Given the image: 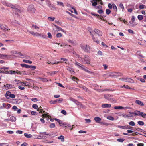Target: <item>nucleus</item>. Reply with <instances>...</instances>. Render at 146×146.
I'll return each instance as SVG.
<instances>
[{
  "instance_id": "393cba45",
  "label": "nucleus",
  "mask_w": 146,
  "mask_h": 146,
  "mask_svg": "<svg viewBox=\"0 0 146 146\" xmlns=\"http://www.w3.org/2000/svg\"><path fill=\"white\" fill-rule=\"evenodd\" d=\"M120 87L121 88H125L126 89H131V88L130 87H129V86H128L127 85H124L123 86H121Z\"/></svg>"
},
{
  "instance_id": "1a4fd4ad",
  "label": "nucleus",
  "mask_w": 146,
  "mask_h": 146,
  "mask_svg": "<svg viewBox=\"0 0 146 146\" xmlns=\"http://www.w3.org/2000/svg\"><path fill=\"white\" fill-rule=\"evenodd\" d=\"M101 107L103 108H109L111 107V104H105L102 105Z\"/></svg>"
},
{
  "instance_id": "69168bd1",
  "label": "nucleus",
  "mask_w": 146,
  "mask_h": 146,
  "mask_svg": "<svg viewBox=\"0 0 146 146\" xmlns=\"http://www.w3.org/2000/svg\"><path fill=\"white\" fill-rule=\"evenodd\" d=\"M85 120L86 121V123H90L91 121V120L89 119H86Z\"/></svg>"
},
{
  "instance_id": "09e8293b",
  "label": "nucleus",
  "mask_w": 146,
  "mask_h": 146,
  "mask_svg": "<svg viewBox=\"0 0 146 146\" xmlns=\"http://www.w3.org/2000/svg\"><path fill=\"white\" fill-rule=\"evenodd\" d=\"M138 19L139 20H141L143 19V16L142 15H139L137 17Z\"/></svg>"
},
{
  "instance_id": "f8f14e48",
  "label": "nucleus",
  "mask_w": 146,
  "mask_h": 146,
  "mask_svg": "<svg viewBox=\"0 0 146 146\" xmlns=\"http://www.w3.org/2000/svg\"><path fill=\"white\" fill-rule=\"evenodd\" d=\"M92 38L93 42L96 43L97 44H99V41L98 40L97 38H96L94 37V35L92 36Z\"/></svg>"
},
{
  "instance_id": "c03bdc74",
  "label": "nucleus",
  "mask_w": 146,
  "mask_h": 146,
  "mask_svg": "<svg viewBox=\"0 0 146 146\" xmlns=\"http://www.w3.org/2000/svg\"><path fill=\"white\" fill-rule=\"evenodd\" d=\"M48 6L50 8H53L54 7V5L53 4H51L50 2L48 3Z\"/></svg>"
},
{
  "instance_id": "2f4dec72",
  "label": "nucleus",
  "mask_w": 146,
  "mask_h": 146,
  "mask_svg": "<svg viewBox=\"0 0 146 146\" xmlns=\"http://www.w3.org/2000/svg\"><path fill=\"white\" fill-rule=\"evenodd\" d=\"M32 27L35 29H38L40 28L39 27L35 24H33Z\"/></svg>"
},
{
  "instance_id": "4c0bfd02",
  "label": "nucleus",
  "mask_w": 146,
  "mask_h": 146,
  "mask_svg": "<svg viewBox=\"0 0 146 146\" xmlns=\"http://www.w3.org/2000/svg\"><path fill=\"white\" fill-rule=\"evenodd\" d=\"M57 5H60L62 6V7H64V3H63L59 1L57 2Z\"/></svg>"
},
{
  "instance_id": "bb28decb",
  "label": "nucleus",
  "mask_w": 146,
  "mask_h": 146,
  "mask_svg": "<svg viewBox=\"0 0 146 146\" xmlns=\"http://www.w3.org/2000/svg\"><path fill=\"white\" fill-rule=\"evenodd\" d=\"M75 64L76 65L78 66V68H80L81 69V67H83V66H82V65H81L80 64L78 63L77 62H76L75 63Z\"/></svg>"
},
{
  "instance_id": "5fc2aeb1",
  "label": "nucleus",
  "mask_w": 146,
  "mask_h": 146,
  "mask_svg": "<svg viewBox=\"0 0 146 146\" xmlns=\"http://www.w3.org/2000/svg\"><path fill=\"white\" fill-rule=\"evenodd\" d=\"M57 100V102H58V103H61L62 101L63 100V99L62 98H59L57 99L56 100Z\"/></svg>"
},
{
  "instance_id": "e2e57ef3",
  "label": "nucleus",
  "mask_w": 146,
  "mask_h": 146,
  "mask_svg": "<svg viewBox=\"0 0 146 146\" xmlns=\"http://www.w3.org/2000/svg\"><path fill=\"white\" fill-rule=\"evenodd\" d=\"M10 96H9V98H14L15 97V95L13 94H10Z\"/></svg>"
},
{
  "instance_id": "39448f33",
  "label": "nucleus",
  "mask_w": 146,
  "mask_h": 146,
  "mask_svg": "<svg viewBox=\"0 0 146 146\" xmlns=\"http://www.w3.org/2000/svg\"><path fill=\"white\" fill-rule=\"evenodd\" d=\"M94 31L100 37L102 35L103 33L102 31L98 29H95L94 30Z\"/></svg>"
},
{
  "instance_id": "58836bf2",
  "label": "nucleus",
  "mask_w": 146,
  "mask_h": 146,
  "mask_svg": "<svg viewBox=\"0 0 146 146\" xmlns=\"http://www.w3.org/2000/svg\"><path fill=\"white\" fill-rule=\"evenodd\" d=\"M107 119L109 120L112 121H113L114 119V118L113 117L111 116H108L107 117Z\"/></svg>"
},
{
  "instance_id": "5701e85b",
  "label": "nucleus",
  "mask_w": 146,
  "mask_h": 146,
  "mask_svg": "<svg viewBox=\"0 0 146 146\" xmlns=\"http://www.w3.org/2000/svg\"><path fill=\"white\" fill-rule=\"evenodd\" d=\"M81 88L82 89L84 90L85 91H86L88 93H90V90H89L87 88H86L85 86H82V87H81Z\"/></svg>"
},
{
  "instance_id": "4be33fe9",
  "label": "nucleus",
  "mask_w": 146,
  "mask_h": 146,
  "mask_svg": "<svg viewBox=\"0 0 146 146\" xmlns=\"http://www.w3.org/2000/svg\"><path fill=\"white\" fill-rule=\"evenodd\" d=\"M16 117L13 116L11 117L10 118V120L12 122H15L16 121Z\"/></svg>"
},
{
  "instance_id": "2eb2a0df",
  "label": "nucleus",
  "mask_w": 146,
  "mask_h": 146,
  "mask_svg": "<svg viewBox=\"0 0 146 146\" xmlns=\"http://www.w3.org/2000/svg\"><path fill=\"white\" fill-rule=\"evenodd\" d=\"M19 73H20V71L18 70L15 71H10V74H19Z\"/></svg>"
},
{
  "instance_id": "72a5a7b5",
  "label": "nucleus",
  "mask_w": 146,
  "mask_h": 146,
  "mask_svg": "<svg viewBox=\"0 0 146 146\" xmlns=\"http://www.w3.org/2000/svg\"><path fill=\"white\" fill-rule=\"evenodd\" d=\"M27 72L26 71H23V72H21L20 71V73H19V74L21 75H27Z\"/></svg>"
},
{
  "instance_id": "6e6552de",
  "label": "nucleus",
  "mask_w": 146,
  "mask_h": 146,
  "mask_svg": "<svg viewBox=\"0 0 146 146\" xmlns=\"http://www.w3.org/2000/svg\"><path fill=\"white\" fill-rule=\"evenodd\" d=\"M122 74L119 72L115 73H111L110 76H111L113 77H117L119 76L122 75Z\"/></svg>"
},
{
  "instance_id": "cd10ccee",
  "label": "nucleus",
  "mask_w": 146,
  "mask_h": 146,
  "mask_svg": "<svg viewBox=\"0 0 146 146\" xmlns=\"http://www.w3.org/2000/svg\"><path fill=\"white\" fill-rule=\"evenodd\" d=\"M58 139H59L61 140L62 142H64V137L62 135H61L58 137Z\"/></svg>"
},
{
  "instance_id": "0e129e2a",
  "label": "nucleus",
  "mask_w": 146,
  "mask_h": 146,
  "mask_svg": "<svg viewBox=\"0 0 146 146\" xmlns=\"http://www.w3.org/2000/svg\"><path fill=\"white\" fill-rule=\"evenodd\" d=\"M31 115H36V112L35 111H32L31 112Z\"/></svg>"
},
{
  "instance_id": "de8ad7c7",
  "label": "nucleus",
  "mask_w": 146,
  "mask_h": 146,
  "mask_svg": "<svg viewBox=\"0 0 146 146\" xmlns=\"http://www.w3.org/2000/svg\"><path fill=\"white\" fill-rule=\"evenodd\" d=\"M111 13V11L109 9H107L106 10V13L107 15H109Z\"/></svg>"
},
{
  "instance_id": "8fccbe9b",
  "label": "nucleus",
  "mask_w": 146,
  "mask_h": 146,
  "mask_svg": "<svg viewBox=\"0 0 146 146\" xmlns=\"http://www.w3.org/2000/svg\"><path fill=\"white\" fill-rule=\"evenodd\" d=\"M138 123L140 125H143L144 124V123L141 121H139L138 122Z\"/></svg>"
},
{
  "instance_id": "f704fd0d",
  "label": "nucleus",
  "mask_w": 146,
  "mask_h": 146,
  "mask_svg": "<svg viewBox=\"0 0 146 146\" xmlns=\"http://www.w3.org/2000/svg\"><path fill=\"white\" fill-rule=\"evenodd\" d=\"M66 12L68 13L72 17H74L75 18H77V17L74 16L73 14H72L70 13V12H69L68 11H66Z\"/></svg>"
},
{
  "instance_id": "b1692460",
  "label": "nucleus",
  "mask_w": 146,
  "mask_h": 146,
  "mask_svg": "<svg viewBox=\"0 0 146 146\" xmlns=\"http://www.w3.org/2000/svg\"><path fill=\"white\" fill-rule=\"evenodd\" d=\"M117 127L123 129H130V128L129 127H127L125 126L118 125Z\"/></svg>"
},
{
  "instance_id": "4d7b16f0",
  "label": "nucleus",
  "mask_w": 146,
  "mask_h": 146,
  "mask_svg": "<svg viewBox=\"0 0 146 146\" xmlns=\"http://www.w3.org/2000/svg\"><path fill=\"white\" fill-rule=\"evenodd\" d=\"M62 35L61 33H58L56 34V36L57 38L60 37L62 36Z\"/></svg>"
},
{
  "instance_id": "a19ab883",
  "label": "nucleus",
  "mask_w": 146,
  "mask_h": 146,
  "mask_svg": "<svg viewBox=\"0 0 146 146\" xmlns=\"http://www.w3.org/2000/svg\"><path fill=\"white\" fill-rule=\"evenodd\" d=\"M48 19L51 21H53L55 19V18L52 17H49L48 18Z\"/></svg>"
},
{
  "instance_id": "3c124183",
  "label": "nucleus",
  "mask_w": 146,
  "mask_h": 146,
  "mask_svg": "<svg viewBox=\"0 0 146 146\" xmlns=\"http://www.w3.org/2000/svg\"><path fill=\"white\" fill-rule=\"evenodd\" d=\"M55 126V125L54 123H51L49 126L51 128H54Z\"/></svg>"
},
{
  "instance_id": "412c9836",
  "label": "nucleus",
  "mask_w": 146,
  "mask_h": 146,
  "mask_svg": "<svg viewBox=\"0 0 146 146\" xmlns=\"http://www.w3.org/2000/svg\"><path fill=\"white\" fill-rule=\"evenodd\" d=\"M15 14H17L18 15H20L21 13L20 10L17 8H15Z\"/></svg>"
},
{
  "instance_id": "a18cd8bd",
  "label": "nucleus",
  "mask_w": 146,
  "mask_h": 146,
  "mask_svg": "<svg viewBox=\"0 0 146 146\" xmlns=\"http://www.w3.org/2000/svg\"><path fill=\"white\" fill-rule=\"evenodd\" d=\"M74 103L76 104V105H80L81 106H82V105L81 104L80 102L78 101L77 100H76L75 102H74Z\"/></svg>"
},
{
  "instance_id": "338daca9",
  "label": "nucleus",
  "mask_w": 146,
  "mask_h": 146,
  "mask_svg": "<svg viewBox=\"0 0 146 146\" xmlns=\"http://www.w3.org/2000/svg\"><path fill=\"white\" fill-rule=\"evenodd\" d=\"M12 109L15 111H16L18 109L17 107L15 106H14L12 107Z\"/></svg>"
},
{
  "instance_id": "13d9d810",
  "label": "nucleus",
  "mask_w": 146,
  "mask_h": 146,
  "mask_svg": "<svg viewBox=\"0 0 146 146\" xmlns=\"http://www.w3.org/2000/svg\"><path fill=\"white\" fill-rule=\"evenodd\" d=\"M145 6V5H144L142 4L140 5L139 6V8L140 9H143L144 8V7Z\"/></svg>"
},
{
  "instance_id": "6ab92c4d",
  "label": "nucleus",
  "mask_w": 146,
  "mask_h": 146,
  "mask_svg": "<svg viewBox=\"0 0 146 146\" xmlns=\"http://www.w3.org/2000/svg\"><path fill=\"white\" fill-rule=\"evenodd\" d=\"M141 112L139 111L136 110L134 112V116H140V115Z\"/></svg>"
},
{
  "instance_id": "bf43d9fd",
  "label": "nucleus",
  "mask_w": 146,
  "mask_h": 146,
  "mask_svg": "<svg viewBox=\"0 0 146 146\" xmlns=\"http://www.w3.org/2000/svg\"><path fill=\"white\" fill-rule=\"evenodd\" d=\"M36 67L35 66H34L32 65H30V68H31L33 70H34L36 69Z\"/></svg>"
},
{
  "instance_id": "49530a36",
  "label": "nucleus",
  "mask_w": 146,
  "mask_h": 146,
  "mask_svg": "<svg viewBox=\"0 0 146 146\" xmlns=\"http://www.w3.org/2000/svg\"><path fill=\"white\" fill-rule=\"evenodd\" d=\"M24 82H21V81L19 82H18L16 83V84L18 85L22 86H23L24 85Z\"/></svg>"
},
{
  "instance_id": "20e7f679",
  "label": "nucleus",
  "mask_w": 146,
  "mask_h": 146,
  "mask_svg": "<svg viewBox=\"0 0 146 146\" xmlns=\"http://www.w3.org/2000/svg\"><path fill=\"white\" fill-rule=\"evenodd\" d=\"M80 46L81 49L84 52L89 53L90 52V48L88 45L81 44L80 45Z\"/></svg>"
},
{
  "instance_id": "f03ea898",
  "label": "nucleus",
  "mask_w": 146,
  "mask_h": 146,
  "mask_svg": "<svg viewBox=\"0 0 146 146\" xmlns=\"http://www.w3.org/2000/svg\"><path fill=\"white\" fill-rule=\"evenodd\" d=\"M27 11L29 13L33 14L35 13L36 9L33 5L31 4L28 7Z\"/></svg>"
},
{
  "instance_id": "680f3d73",
  "label": "nucleus",
  "mask_w": 146,
  "mask_h": 146,
  "mask_svg": "<svg viewBox=\"0 0 146 146\" xmlns=\"http://www.w3.org/2000/svg\"><path fill=\"white\" fill-rule=\"evenodd\" d=\"M61 113L64 114V115H66V111L64 110H62L61 111Z\"/></svg>"
},
{
  "instance_id": "aec40b11",
  "label": "nucleus",
  "mask_w": 146,
  "mask_h": 146,
  "mask_svg": "<svg viewBox=\"0 0 146 146\" xmlns=\"http://www.w3.org/2000/svg\"><path fill=\"white\" fill-rule=\"evenodd\" d=\"M90 2L91 3H92V5L93 6H95L97 5V0H92V1H91Z\"/></svg>"
},
{
  "instance_id": "a878e982",
  "label": "nucleus",
  "mask_w": 146,
  "mask_h": 146,
  "mask_svg": "<svg viewBox=\"0 0 146 146\" xmlns=\"http://www.w3.org/2000/svg\"><path fill=\"white\" fill-rule=\"evenodd\" d=\"M11 94V93L10 92H9V91L7 92H6V94H5V97H6V98L7 99L9 98V96H10V94Z\"/></svg>"
},
{
  "instance_id": "4468645a",
  "label": "nucleus",
  "mask_w": 146,
  "mask_h": 146,
  "mask_svg": "<svg viewBox=\"0 0 146 146\" xmlns=\"http://www.w3.org/2000/svg\"><path fill=\"white\" fill-rule=\"evenodd\" d=\"M126 82L131 83H134V81L133 79L128 78H126Z\"/></svg>"
},
{
  "instance_id": "7ed1b4c3",
  "label": "nucleus",
  "mask_w": 146,
  "mask_h": 146,
  "mask_svg": "<svg viewBox=\"0 0 146 146\" xmlns=\"http://www.w3.org/2000/svg\"><path fill=\"white\" fill-rule=\"evenodd\" d=\"M28 32L33 36H35L37 37L39 36L44 39L46 38V36L44 35L41 34L36 32H34L33 31H28Z\"/></svg>"
},
{
  "instance_id": "052dcab7",
  "label": "nucleus",
  "mask_w": 146,
  "mask_h": 146,
  "mask_svg": "<svg viewBox=\"0 0 146 146\" xmlns=\"http://www.w3.org/2000/svg\"><path fill=\"white\" fill-rule=\"evenodd\" d=\"M91 14L97 17H99L100 16L99 15H98V14H96L94 13H91Z\"/></svg>"
},
{
  "instance_id": "37998d69",
  "label": "nucleus",
  "mask_w": 146,
  "mask_h": 146,
  "mask_svg": "<svg viewBox=\"0 0 146 146\" xmlns=\"http://www.w3.org/2000/svg\"><path fill=\"white\" fill-rule=\"evenodd\" d=\"M58 71H56L51 72H50V74L51 76H53Z\"/></svg>"
},
{
  "instance_id": "603ef678",
  "label": "nucleus",
  "mask_w": 146,
  "mask_h": 146,
  "mask_svg": "<svg viewBox=\"0 0 146 146\" xmlns=\"http://www.w3.org/2000/svg\"><path fill=\"white\" fill-rule=\"evenodd\" d=\"M129 124L132 126H134L135 125V123L133 121H130L129 123Z\"/></svg>"
},
{
  "instance_id": "0eeeda50",
  "label": "nucleus",
  "mask_w": 146,
  "mask_h": 146,
  "mask_svg": "<svg viewBox=\"0 0 146 146\" xmlns=\"http://www.w3.org/2000/svg\"><path fill=\"white\" fill-rule=\"evenodd\" d=\"M129 107H123L121 106H115L114 107V109L115 110H126L128 109Z\"/></svg>"
},
{
  "instance_id": "ea45409f",
  "label": "nucleus",
  "mask_w": 146,
  "mask_h": 146,
  "mask_svg": "<svg viewBox=\"0 0 146 146\" xmlns=\"http://www.w3.org/2000/svg\"><path fill=\"white\" fill-rule=\"evenodd\" d=\"M125 140V139L123 138L118 139L117 140V141L119 142L122 143Z\"/></svg>"
},
{
  "instance_id": "c9c22d12",
  "label": "nucleus",
  "mask_w": 146,
  "mask_h": 146,
  "mask_svg": "<svg viewBox=\"0 0 146 146\" xmlns=\"http://www.w3.org/2000/svg\"><path fill=\"white\" fill-rule=\"evenodd\" d=\"M42 107L41 106H40V107H39L37 108V110L38 111H41L39 112L40 113H42V111H43L44 113L45 112V111H43V110L42 109Z\"/></svg>"
},
{
  "instance_id": "c756f323",
  "label": "nucleus",
  "mask_w": 146,
  "mask_h": 146,
  "mask_svg": "<svg viewBox=\"0 0 146 146\" xmlns=\"http://www.w3.org/2000/svg\"><path fill=\"white\" fill-rule=\"evenodd\" d=\"M12 24L14 25L17 26V25H19L18 22L17 21L15 20L12 22Z\"/></svg>"
},
{
  "instance_id": "f3484780",
  "label": "nucleus",
  "mask_w": 146,
  "mask_h": 146,
  "mask_svg": "<svg viewBox=\"0 0 146 146\" xmlns=\"http://www.w3.org/2000/svg\"><path fill=\"white\" fill-rule=\"evenodd\" d=\"M82 66H83V67H81V69L82 70H84V71L88 73H89L90 74H91L92 73H93L92 72L88 70H87V69H86L85 68H84V66L83 65H82Z\"/></svg>"
},
{
  "instance_id": "f257e3e1",
  "label": "nucleus",
  "mask_w": 146,
  "mask_h": 146,
  "mask_svg": "<svg viewBox=\"0 0 146 146\" xmlns=\"http://www.w3.org/2000/svg\"><path fill=\"white\" fill-rule=\"evenodd\" d=\"M81 59H79L80 60H82V62L85 64H87L91 65L90 64L91 59L90 57L87 55H84L83 58H80Z\"/></svg>"
},
{
  "instance_id": "774afa93",
  "label": "nucleus",
  "mask_w": 146,
  "mask_h": 146,
  "mask_svg": "<svg viewBox=\"0 0 146 146\" xmlns=\"http://www.w3.org/2000/svg\"><path fill=\"white\" fill-rule=\"evenodd\" d=\"M129 117H133L134 116V112H131V113H130L129 114Z\"/></svg>"
},
{
  "instance_id": "a211bd4d",
  "label": "nucleus",
  "mask_w": 146,
  "mask_h": 146,
  "mask_svg": "<svg viewBox=\"0 0 146 146\" xmlns=\"http://www.w3.org/2000/svg\"><path fill=\"white\" fill-rule=\"evenodd\" d=\"M8 57V56L7 55L0 54V58L1 59H4Z\"/></svg>"
},
{
  "instance_id": "7c9ffc66",
  "label": "nucleus",
  "mask_w": 146,
  "mask_h": 146,
  "mask_svg": "<svg viewBox=\"0 0 146 146\" xmlns=\"http://www.w3.org/2000/svg\"><path fill=\"white\" fill-rule=\"evenodd\" d=\"M39 78L43 82H46L48 81V80L46 78H43L39 77Z\"/></svg>"
},
{
  "instance_id": "473e14b6",
  "label": "nucleus",
  "mask_w": 146,
  "mask_h": 146,
  "mask_svg": "<svg viewBox=\"0 0 146 146\" xmlns=\"http://www.w3.org/2000/svg\"><path fill=\"white\" fill-rule=\"evenodd\" d=\"M23 62L25 63L29 64H31L32 63V62L31 61L25 59L23 60Z\"/></svg>"
},
{
  "instance_id": "423d86ee",
  "label": "nucleus",
  "mask_w": 146,
  "mask_h": 146,
  "mask_svg": "<svg viewBox=\"0 0 146 146\" xmlns=\"http://www.w3.org/2000/svg\"><path fill=\"white\" fill-rule=\"evenodd\" d=\"M1 29L4 32H6L10 30L7 26L5 25H3V24L1 28Z\"/></svg>"
},
{
  "instance_id": "e433bc0d",
  "label": "nucleus",
  "mask_w": 146,
  "mask_h": 146,
  "mask_svg": "<svg viewBox=\"0 0 146 146\" xmlns=\"http://www.w3.org/2000/svg\"><path fill=\"white\" fill-rule=\"evenodd\" d=\"M140 114V116L142 117H146V114L143 112H141Z\"/></svg>"
},
{
  "instance_id": "ddd939ff",
  "label": "nucleus",
  "mask_w": 146,
  "mask_h": 146,
  "mask_svg": "<svg viewBox=\"0 0 146 146\" xmlns=\"http://www.w3.org/2000/svg\"><path fill=\"white\" fill-rule=\"evenodd\" d=\"M104 98L108 100H109L110 98L111 97H113V95H110V94H107V95H104Z\"/></svg>"
},
{
  "instance_id": "864d4df0",
  "label": "nucleus",
  "mask_w": 146,
  "mask_h": 146,
  "mask_svg": "<svg viewBox=\"0 0 146 146\" xmlns=\"http://www.w3.org/2000/svg\"><path fill=\"white\" fill-rule=\"evenodd\" d=\"M32 107L35 109H36L38 108V106L36 104H33L32 105Z\"/></svg>"
},
{
  "instance_id": "9b49d317",
  "label": "nucleus",
  "mask_w": 146,
  "mask_h": 146,
  "mask_svg": "<svg viewBox=\"0 0 146 146\" xmlns=\"http://www.w3.org/2000/svg\"><path fill=\"white\" fill-rule=\"evenodd\" d=\"M4 86L5 87V88L7 90L12 88L13 87V85L12 84H7L5 85H4Z\"/></svg>"
},
{
  "instance_id": "79ce46f5",
  "label": "nucleus",
  "mask_w": 146,
  "mask_h": 146,
  "mask_svg": "<svg viewBox=\"0 0 146 146\" xmlns=\"http://www.w3.org/2000/svg\"><path fill=\"white\" fill-rule=\"evenodd\" d=\"M3 4L4 5L8 7H10L11 5V4L6 2H4Z\"/></svg>"
},
{
  "instance_id": "dca6fc26",
  "label": "nucleus",
  "mask_w": 146,
  "mask_h": 146,
  "mask_svg": "<svg viewBox=\"0 0 146 146\" xmlns=\"http://www.w3.org/2000/svg\"><path fill=\"white\" fill-rule=\"evenodd\" d=\"M94 120H95L96 122L98 123H100V122L101 121V119L99 117H96L94 118Z\"/></svg>"
},
{
  "instance_id": "c85d7f7f",
  "label": "nucleus",
  "mask_w": 146,
  "mask_h": 146,
  "mask_svg": "<svg viewBox=\"0 0 146 146\" xmlns=\"http://www.w3.org/2000/svg\"><path fill=\"white\" fill-rule=\"evenodd\" d=\"M24 135L27 138H30L32 137V136L31 134H29L27 133H25Z\"/></svg>"
},
{
  "instance_id": "6e6d98bb",
  "label": "nucleus",
  "mask_w": 146,
  "mask_h": 146,
  "mask_svg": "<svg viewBox=\"0 0 146 146\" xmlns=\"http://www.w3.org/2000/svg\"><path fill=\"white\" fill-rule=\"evenodd\" d=\"M57 102V100H55L54 101H50V103L51 104H54L56 103V102Z\"/></svg>"
},
{
  "instance_id": "9d476101",
  "label": "nucleus",
  "mask_w": 146,
  "mask_h": 146,
  "mask_svg": "<svg viewBox=\"0 0 146 146\" xmlns=\"http://www.w3.org/2000/svg\"><path fill=\"white\" fill-rule=\"evenodd\" d=\"M135 103L136 104H137L139 105H140L141 106H144V104L143 103V102L139 100H136L135 101Z\"/></svg>"
}]
</instances>
